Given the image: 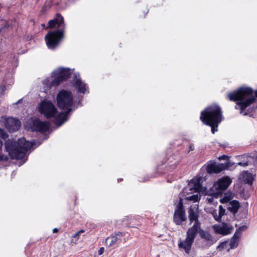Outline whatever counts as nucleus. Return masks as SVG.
Returning a JSON list of instances; mask_svg holds the SVG:
<instances>
[{"instance_id":"nucleus-1","label":"nucleus","mask_w":257,"mask_h":257,"mask_svg":"<svg viewBox=\"0 0 257 257\" xmlns=\"http://www.w3.org/2000/svg\"><path fill=\"white\" fill-rule=\"evenodd\" d=\"M254 94L251 88L241 87L229 93L227 98L231 101L236 102L234 108L239 110L240 114L248 115L253 111L250 106L256 101L257 90L255 91Z\"/></svg>"},{"instance_id":"nucleus-2","label":"nucleus","mask_w":257,"mask_h":257,"mask_svg":"<svg viewBox=\"0 0 257 257\" xmlns=\"http://www.w3.org/2000/svg\"><path fill=\"white\" fill-rule=\"evenodd\" d=\"M222 117L220 107L217 104H212L201 111L200 120L203 124L211 127V133L214 134L218 131V127Z\"/></svg>"},{"instance_id":"nucleus-3","label":"nucleus","mask_w":257,"mask_h":257,"mask_svg":"<svg viewBox=\"0 0 257 257\" xmlns=\"http://www.w3.org/2000/svg\"><path fill=\"white\" fill-rule=\"evenodd\" d=\"M35 145V142L27 141L25 138L19 139L18 141L8 140L5 144V150L11 159L21 160Z\"/></svg>"},{"instance_id":"nucleus-4","label":"nucleus","mask_w":257,"mask_h":257,"mask_svg":"<svg viewBox=\"0 0 257 257\" xmlns=\"http://www.w3.org/2000/svg\"><path fill=\"white\" fill-rule=\"evenodd\" d=\"M51 80L46 79L44 81V83L49 88L58 86L62 82L67 80L71 77V72L69 68H60L54 71Z\"/></svg>"},{"instance_id":"nucleus-5","label":"nucleus","mask_w":257,"mask_h":257,"mask_svg":"<svg viewBox=\"0 0 257 257\" xmlns=\"http://www.w3.org/2000/svg\"><path fill=\"white\" fill-rule=\"evenodd\" d=\"M57 104L58 107L62 110L72 109L73 103V97L70 91L61 90L57 94Z\"/></svg>"},{"instance_id":"nucleus-6","label":"nucleus","mask_w":257,"mask_h":257,"mask_svg":"<svg viewBox=\"0 0 257 257\" xmlns=\"http://www.w3.org/2000/svg\"><path fill=\"white\" fill-rule=\"evenodd\" d=\"M65 33L60 31H50L45 36V40L47 47L50 50H55L64 38Z\"/></svg>"},{"instance_id":"nucleus-7","label":"nucleus","mask_w":257,"mask_h":257,"mask_svg":"<svg viewBox=\"0 0 257 257\" xmlns=\"http://www.w3.org/2000/svg\"><path fill=\"white\" fill-rule=\"evenodd\" d=\"M180 162V157L179 156L173 154L167 159L165 158L163 161H161V163L158 165L157 170L159 171L161 169V166L165 165L164 170L161 172V173H167L173 171L176 168Z\"/></svg>"},{"instance_id":"nucleus-8","label":"nucleus","mask_w":257,"mask_h":257,"mask_svg":"<svg viewBox=\"0 0 257 257\" xmlns=\"http://www.w3.org/2000/svg\"><path fill=\"white\" fill-rule=\"evenodd\" d=\"M39 111L47 119L55 117L58 112L55 106L49 100H43L41 102L39 106Z\"/></svg>"},{"instance_id":"nucleus-9","label":"nucleus","mask_w":257,"mask_h":257,"mask_svg":"<svg viewBox=\"0 0 257 257\" xmlns=\"http://www.w3.org/2000/svg\"><path fill=\"white\" fill-rule=\"evenodd\" d=\"M173 219L174 222L177 225H182L187 219L183 199L181 198L176 206Z\"/></svg>"},{"instance_id":"nucleus-10","label":"nucleus","mask_w":257,"mask_h":257,"mask_svg":"<svg viewBox=\"0 0 257 257\" xmlns=\"http://www.w3.org/2000/svg\"><path fill=\"white\" fill-rule=\"evenodd\" d=\"M234 163L230 162L216 164L215 162L209 161L206 166V170L207 173L209 174L213 173L217 174L228 169Z\"/></svg>"},{"instance_id":"nucleus-11","label":"nucleus","mask_w":257,"mask_h":257,"mask_svg":"<svg viewBox=\"0 0 257 257\" xmlns=\"http://www.w3.org/2000/svg\"><path fill=\"white\" fill-rule=\"evenodd\" d=\"M66 24L64 17L60 13H57L54 18L49 21L48 28L56 29L54 31H63L65 33Z\"/></svg>"},{"instance_id":"nucleus-12","label":"nucleus","mask_w":257,"mask_h":257,"mask_svg":"<svg viewBox=\"0 0 257 257\" xmlns=\"http://www.w3.org/2000/svg\"><path fill=\"white\" fill-rule=\"evenodd\" d=\"M195 232L187 230L186 239L184 240H182L180 238L179 240V248L180 249H183L186 253H189L195 238Z\"/></svg>"},{"instance_id":"nucleus-13","label":"nucleus","mask_w":257,"mask_h":257,"mask_svg":"<svg viewBox=\"0 0 257 257\" xmlns=\"http://www.w3.org/2000/svg\"><path fill=\"white\" fill-rule=\"evenodd\" d=\"M232 181L228 176H224L220 178L213 185V188L216 191L214 193L216 197L218 195L221 194L230 185Z\"/></svg>"},{"instance_id":"nucleus-14","label":"nucleus","mask_w":257,"mask_h":257,"mask_svg":"<svg viewBox=\"0 0 257 257\" xmlns=\"http://www.w3.org/2000/svg\"><path fill=\"white\" fill-rule=\"evenodd\" d=\"M30 127L32 131L43 133L49 130L50 123L48 121H42L39 118H35L32 120Z\"/></svg>"},{"instance_id":"nucleus-15","label":"nucleus","mask_w":257,"mask_h":257,"mask_svg":"<svg viewBox=\"0 0 257 257\" xmlns=\"http://www.w3.org/2000/svg\"><path fill=\"white\" fill-rule=\"evenodd\" d=\"M188 218L191 224L194 222V224L188 228L187 230L191 231L196 232L197 229H199V226H201V223L199 221L198 213L194 210L192 208H190L188 210Z\"/></svg>"},{"instance_id":"nucleus-16","label":"nucleus","mask_w":257,"mask_h":257,"mask_svg":"<svg viewBox=\"0 0 257 257\" xmlns=\"http://www.w3.org/2000/svg\"><path fill=\"white\" fill-rule=\"evenodd\" d=\"M125 235V232L117 231L115 232L105 240V243L108 247H117L121 242V238Z\"/></svg>"},{"instance_id":"nucleus-17","label":"nucleus","mask_w":257,"mask_h":257,"mask_svg":"<svg viewBox=\"0 0 257 257\" xmlns=\"http://www.w3.org/2000/svg\"><path fill=\"white\" fill-rule=\"evenodd\" d=\"M21 125V122L18 119L8 117L6 119L5 126L10 133L18 131Z\"/></svg>"},{"instance_id":"nucleus-18","label":"nucleus","mask_w":257,"mask_h":257,"mask_svg":"<svg viewBox=\"0 0 257 257\" xmlns=\"http://www.w3.org/2000/svg\"><path fill=\"white\" fill-rule=\"evenodd\" d=\"M233 229V227L232 225L224 223L221 226H218L215 231L218 234L226 235L231 233Z\"/></svg>"},{"instance_id":"nucleus-19","label":"nucleus","mask_w":257,"mask_h":257,"mask_svg":"<svg viewBox=\"0 0 257 257\" xmlns=\"http://www.w3.org/2000/svg\"><path fill=\"white\" fill-rule=\"evenodd\" d=\"M72 110V109H68L64 112L59 113L58 115H56L54 120V123L55 124L59 123L61 124L64 123L67 119V117L69 113Z\"/></svg>"},{"instance_id":"nucleus-20","label":"nucleus","mask_w":257,"mask_h":257,"mask_svg":"<svg viewBox=\"0 0 257 257\" xmlns=\"http://www.w3.org/2000/svg\"><path fill=\"white\" fill-rule=\"evenodd\" d=\"M73 85L77 90L78 92L81 93H85L88 89L87 84L83 82L80 78L76 79Z\"/></svg>"},{"instance_id":"nucleus-21","label":"nucleus","mask_w":257,"mask_h":257,"mask_svg":"<svg viewBox=\"0 0 257 257\" xmlns=\"http://www.w3.org/2000/svg\"><path fill=\"white\" fill-rule=\"evenodd\" d=\"M198 233L199 234L201 238L207 241H212V237L210 233L208 231L202 229L201 226H199V229H197V232L195 233V237Z\"/></svg>"},{"instance_id":"nucleus-22","label":"nucleus","mask_w":257,"mask_h":257,"mask_svg":"<svg viewBox=\"0 0 257 257\" xmlns=\"http://www.w3.org/2000/svg\"><path fill=\"white\" fill-rule=\"evenodd\" d=\"M240 203L238 201L233 200L229 202L227 209L233 214L236 213L240 207Z\"/></svg>"},{"instance_id":"nucleus-23","label":"nucleus","mask_w":257,"mask_h":257,"mask_svg":"<svg viewBox=\"0 0 257 257\" xmlns=\"http://www.w3.org/2000/svg\"><path fill=\"white\" fill-rule=\"evenodd\" d=\"M238 160L240 161L237 163L238 166L245 167L249 165V158L248 154H243L237 156Z\"/></svg>"},{"instance_id":"nucleus-24","label":"nucleus","mask_w":257,"mask_h":257,"mask_svg":"<svg viewBox=\"0 0 257 257\" xmlns=\"http://www.w3.org/2000/svg\"><path fill=\"white\" fill-rule=\"evenodd\" d=\"M202 180L201 177H199L194 180H193L192 181L194 183V188L196 190L199 191L200 189L201 188V181Z\"/></svg>"},{"instance_id":"nucleus-25","label":"nucleus","mask_w":257,"mask_h":257,"mask_svg":"<svg viewBox=\"0 0 257 257\" xmlns=\"http://www.w3.org/2000/svg\"><path fill=\"white\" fill-rule=\"evenodd\" d=\"M244 229H245V226H240L239 228H238L236 230V231H235L234 235H233L232 237H233L234 238H236L237 239H238L240 237V234L241 233L242 231H243Z\"/></svg>"},{"instance_id":"nucleus-26","label":"nucleus","mask_w":257,"mask_h":257,"mask_svg":"<svg viewBox=\"0 0 257 257\" xmlns=\"http://www.w3.org/2000/svg\"><path fill=\"white\" fill-rule=\"evenodd\" d=\"M3 146V142L0 139V162L2 161H8L9 160V158L7 156H5L4 155L1 154L2 153Z\"/></svg>"},{"instance_id":"nucleus-27","label":"nucleus","mask_w":257,"mask_h":257,"mask_svg":"<svg viewBox=\"0 0 257 257\" xmlns=\"http://www.w3.org/2000/svg\"><path fill=\"white\" fill-rule=\"evenodd\" d=\"M225 209L223 208L222 205L219 206V215L217 218L215 217L216 220H219L222 216L225 214Z\"/></svg>"},{"instance_id":"nucleus-28","label":"nucleus","mask_w":257,"mask_h":257,"mask_svg":"<svg viewBox=\"0 0 257 257\" xmlns=\"http://www.w3.org/2000/svg\"><path fill=\"white\" fill-rule=\"evenodd\" d=\"M229 245L231 249L236 247L238 245V239L232 237L230 241Z\"/></svg>"},{"instance_id":"nucleus-29","label":"nucleus","mask_w":257,"mask_h":257,"mask_svg":"<svg viewBox=\"0 0 257 257\" xmlns=\"http://www.w3.org/2000/svg\"><path fill=\"white\" fill-rule=\"evenodd\" d=\"M0 137L4 140H6L8 137V134L4 130L0 128Z\"/></svg>"},{"instance_id":"nucleus-30","label":"nucleus","mask_w":257,"mask_h":257,"mask_svg":"<svg viewBox=\"0 0 257 257\" xmlns=\"http://www.w3.org/2000/svg\"><path fill=\"white\" fill-rule=\"evenodd\" d=\"M85 232V230L84 229H81L79 230V231L75 233L72 236V238L76 239V241L78 240L79 238L80 235L81 233H83Z\"/></svg>"},{"instance_id":"nucleus-31","label":"nucleus","mask_w":257,"mask_h":257,"mask_svg":"<svg viewBox=\"0 0 257 257\" xmlns=\"http://www.w3.org/2000/svg\"><path fill=\"white\" fill-rule=\"evenodd\" d=\"M248 156L249 158L252 159L254 164H257V154H248Z\"/></svg>"},{"instance_id":"nucleus-32","label":"nucleus","mask_w":257,"mask_h":257,"mask_svg":"<svg viewBox=\"0 0 257 257\" xmlns=\"http://www.w3.org/2000/svg\"><path fill=\"white\" fill-rule=\"evenodd\" d=\"M231 198L230 196H224L222 198L220 199V202L222 203H225L229 202Z\"/></svg>"},{"instance_id":"nucleus-33","label":"nucleus","mask_w":257,"mask_h":257,"mask_svg":"<svg viewBox=\"0 0 257 257\" xmlns=\"http://www.w3.org/2000/svg\"><path fill=\"white\" fill-rule=\"evenodd\" d=\"M229 158H230V157L229 156L225 155H223L218 158V160H219L220 161V160H226L227 161L226 162H229Z\"/></svg>"},{"instance_id":"nucleus-34","label":"nucleus","mask_w":257,"mask_h":257,"mask_svg":"<svg viewBox=\"0 0 257 257\" xmlns=\"http://www.w3.org/2000/svg\"><path fill=\"white\" fill-rule=\"evenodd\" d=\"M6 90V85H0V90H1L0 95H1V96H3V95H4Z\"/></svg>"},{"instance_id":"nucleus-35","label":"nucleus","mask_w":257,"mask_h":257,"mask_svg":"<svg viewBox=\"0 0 257 257\" xmlns=\"http://www.w3.org/2000/svg\"><path fill=\"white\" fill-rule=\"evenodd\" d=\"M253 178L252 176H248L247 178L246 179L245 181L246 183L251 185L253 183Z\"/></svg>"},{"instance_id":"nucleus-36","label":"nucleus","mask_w":257,"mask_h":257,"mask_svg":"<svg viewBox=\"0 0 257 257\" xmlns=\"http://www.w3.org/2000/svg\"><path fill=\"white\" fill-rule=\"evenodd\" d=\"M104 251V248L103 247H101L99 248L98 251V254L99 255H101Z\"/></svg>"},{"instance_id":"nucleus-37","label":"nucleus","mask_w":257,"mask_h":257,"mask_svg":"<svg viewBox=\"0 0 257 257\" xmlns=\"http://www.w3.org/2000/svg\"><path fill=\"white\" fill-rule=\"evenodd\" d=\"M189 151H193L194 150V146L193 144H190L189 145Z\"/></svg>"},{"instance_id":"nucleus-38","label":"nucleus","mask_w":257,"mask_h":257,"mask_svg":"<svg viewBox=\"0 0 257 257\" xmlns=\"http://www.w3.org/2000/svg\"><path fill=\"white\" fill-rule=\"evenodd\" d=\"M191 199L192 200H194L195 201H197V198H198V197L197 196H196V195H192L191 197H190Z\"/></svg>"},{"instance_id":"nucleus-39","label":"nucleus","mask_w":257,"mask_h":257,"mask_svg":"<svg viewBox=\"0 0 257 257\" xmlns=\"http://www.w3.org/2000/svg\"><path fill=\"white\" fill-rule=\"evenodd\" d=\"M226 241L221 242L220 245L219 247H221V248H223L224 247L225 245L226 244Z\"/></svg>"},{"instance_id":"nucleus-40","label":"nucleus","mask_w":257,"mask_h":257,"mask_svg":"<svg viewBox=\"0 0 257 257\" xmlns=\"http://www.w3.org/2000/svg\"><path fill=\"white\" fill-rule=\"evenodd\" d=\"M219 146L223 148V149L226 148L228 146V144H219Z\"/></svg>"},{"instance_id":"nucleus-41","label":"nucleus","mask_w":257,"mask_h":257,"mask_svg":"<svg viewBox=\"0 0 257 257\" xmlns=\"http://www.w3.org/2000/svg\"><path fill=\"white\" fill-rule=\"evenodd\" d=\"M58 231V229L57 228H55L53 229V233H56Z\"/></svg>"},{"instance_id":"nucleus-42","label":"nucleus","mask_w":257,"mask_h":257,"mask_svg":"<svg viewBox=\"0 0 257 257\" xmlns=\"http://www.w3.org/2000/svg\"><path fill=\"white\" fill-rule=\"evenodd\" d=\"M22 99H19L18 102H17V103H20V102L21 101Z\"/></svg>"},{"instance_id":"nucleus-43","label":"nucleus","mask_w":257,"mask_h":257,"mask_svg":"<svg viewBox=\"0 0 257 257\" xmlns=\"http://www.w3.org/2000/svg\"><path fill=\"white\" fill-rule=\"evenodd\" d=\"M148 11H147L146 12V13H145V15H146L148 13Z\"/></svg>"}]
</instances>
